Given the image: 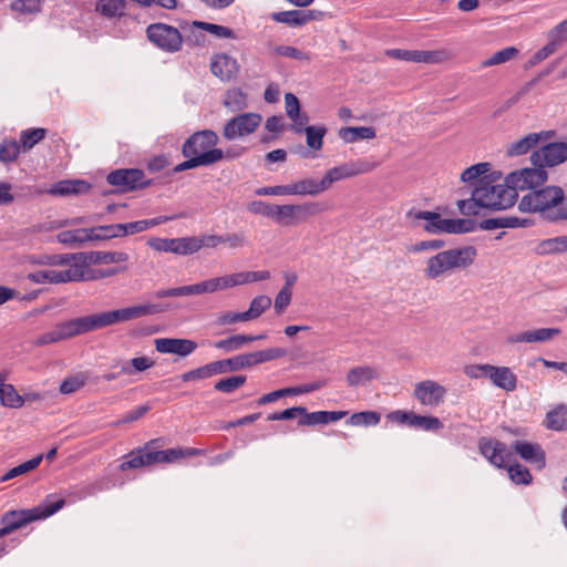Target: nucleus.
Returning <instances> with one entry per match:
<instances>
[{
	"label": "nucleus",
	"instance_id": "nucleus-1",
	"mask_svg": "<svg viewBox=\"0 0 567 567\" xmlns=\"http://www.w3.org/2000/svg\"><path fill=\"white\" fill-rule=\"evenodd\" d=\"M164 310L165 308L161 305L147 303L78 317L55 324L52 330L40 334L33 344L43 347L56 343L116 323L156 315Z\"/></svg>",
	"mask_w": 567,
	"mask_h": 567
},
{
	"label": "nucleus",
	"instance_id": "nucleus-2",
	"mask_svg": "<svg viewBox=\"0 0 567 567\" xmlns=\"http://www.w3.org/2000/svg\"><path fill=\"white\" fill-rule=\"evenodd\" d=\"M501 178L496 173L483 176L473 189L478 205L482 208L503 210L512 207L517 199V192L509 183L495 184Z\"/></svg>",
	"mask_w": 567,
	"mask_h": 567
},
{
	"label": "nucleus",
	"instance_id": "nucleus-3",
	"mask_svg": "<svg viewBox=\"0 0 567 567\" xmlns=\"http://www.w3.org/2000/svg\"><path fill=\"white\" fill-rule=\"evenodd\" d=\"M477 256V250L473 246H464L437 252L429 258L424 275L426 278L435 280L456 269H466L473 265Z\"/></svg>",
	"mask_w": 567,
	"mask_h": 567
},
{
	"label": "nucleus",
	"instance_id": "nucleus-4",
	"mask_svg": "<svg viewBox=\"0 0 567 567\" xmlns=\"http://www.w3.org/2000/svg\"><path fill=\"white\" fill-rule=\"evenodd\" d=\"M64 505L65 501L63 498H59L55 502L44 503L33 508L7 512L1 517V524L3 527L0 528V538L11 534L16 529H19L29 523L50 517L60 511Z\"/></svg>",
	"mask_w": 567,
	"mask_h": 567
},
{
	"label": "nucleus",
	"instance_id": "nucleus-5",
	"mask_svg": "<svg viewBox=\"0 0 567 567\" xmlns=\"http://www.w3.org/2000/svg\"><path fill=\"white\" fill-rule=\"evenodd\" d=\"M326 209L327 207L319 202L278 205L275 221L286 227L295 226L306 223L309 218L321 214Z\"/></svg>",
	"mask_w": 567,
	"mask_h": 567
},
{
	"label": "nucleus",
	"instance_id": "nucleus-6",
	"mask_svg": "<svg viewBox=\"0 0 567 567\" xmlns=\"http://www.w3.org/2000/svg\"><path fill=\"white\" fill-rule=\"evenodd\" d=\"M563 198V188L559 186H546L526 194L519 202L518 208L522 212H549L554 210Z\"/></svg>",
	"mask_w": 567,
	"mask_h": 567
},
{
	"label": "nucleus",
	"instance_id": "nucleus-7",
	"mask_svg": "<svg viewBox=\"0 0 567 567\" xmlns=\"http://www.w3.org/2000/svg\"><path fill=\"white\" fill-rule=\"evenodd\" d=\"M219 137L212 130H203L192 134L183 144V156H202L203 154H218L214 158V164L224 159V151L216 148Z\"/></svg>",
	"mask_w": 567,
	"mask_h": 567
},
{
	"label": "nucleus",
	"instance_id": "nucleus-8",
	"mask_svg": "<svg viewBox=\"0 0 567 567\" xmlns=\"http://www.w3.org/2000/svg\"><path fill=\"white\" fill-rule=\"evenodd\" d=\"M106 182L116 189L105 192V195L112 193L123 194L144 189L153 184V181L146 178L145 173L138 168L115 169L106 176Z\"/></svg>",
	"mask_w": 567,
	"mask_h": 567
},
{
	"label": "nucleus",
	"instance_id": "nucleus-9",
	"mask_svg": "<svg viewBox=\"0 0 567 567\" xmlns=\"http://www.w3.org/2000/svg\"><path fill=\"white\" fill-rule=\"evenodd\" d=\"M146 38L159 50L176 53L183 47V35L179 30L166 23L156 22L146 28Z\"/></svg>",
	"mask_w": 567,
	"mask_h": 567
},
{
	"label": "nucleus",
	"instance_id": "nucleus-10",
	"mask_svg": "<svg viewBox=\"0 0 567 567\" xmlns=\"http://www.w3.org/2000/svg\"><path fill=\"white\" fill-rule=\"evenodd\" d=\"M29 279L35 284H61L69 281L86 280V270L82 265L72 264L65 270L43 269L29 275Z\"/></svg>",
	"mask_w": 567,
	"mask_h": 567
},
{
	"label": "nucleus",
	"instance_id": "nucleus-11",
	"mask_svg": "<svg viewBox=\"0 0 567 567\" xmlns=\"http://www.w3.org/2000/svg\"><path fill=\"white\" fill-rule=\"evenodd\" d=\"M262 117L258 113H241L226 122L223 136L233 141L252 134L261 124Z\"/></svg>",
	"mask_w": 567,
	"mask_h": 567
},
{
	"label": "nucleus",
	"instance_id": "nucleus-12",
	"mask_svg": "<svg viewBox=\"0 0 567 567\" xmlns=\"http://www.w3.org/2000/svg\"><path fill=\"white\" fill-rule=\"evenodd\" d=\"M218 290H224L221 277L212 278L189 286L161 289L154 292V297L157 299L171 297L176 298L192 295L213 293Z\"/></svg>",
	"mask_w": 567,
	"mask_h": 567
},
{
	"label": "nucleus",
	"instance_id": "nucleus-13",
	"mask_svg": "<svg viewBox=\"0 0 567 567\" xmlns=\"http://www.w3.org/2000/svg\"><path fill=\"white\" fill-rule=\"evenodd\" d=\"M548 178V173L545 167L534 166L533 168H523L515 171L506 176V183H509L514 190L517 189H533L543 185Z\"/></svg>",
	"mask_w": 567,
	"mask_h": 567
},
{
	"label": "nucleus",
	"instance_id": "nucleus-14",
	"mask_svg": "<svg viewBox=\"0 0 567 567\" xmlns=\"http://www.w3.org/2000/svg\"><path fill=\"white\" fill-rule=\"evenodd\" d=\"M530 161L534 166L553 167L567 161V143L566 142H551L530 155Z\"/></svg>",
	"mask_w": 567,
	"mask_h": 567
},
{
	"label": "nucleus",
	"instance_id": "nucleus-15",
	"mask_svg": "<svg viewBox=\"0 0 567 567\" xmlns=\"http://www.w3.org/2000/svg\"><path fill=\"white\" fill-rule=\"evenodd\" d=\"M386 417L392 422L422 429L424 431H439L443 429V423L439 417L417 415L413 411L395 410L390 412Z\"/></svg>",
	"mask_w": 567,
	"mask_h": 567
},
{
	"label": "nucleus",
	"instance_id": "nucleus-16",
	"mask_svg": "<svg viewBox=\"0 0 567 567\" xmlns=\"http://www.w3.org/2000/svg\"><path fill=\"white\" fill-rule=\"evenodd\" d=\"M377 167V164L367 159H359L353 163L343 164L341 166L329 169L322 177L327 189L340 179L357 176L372 172Z\"/></svg>",
	"mask_w": 567,
	"mask_h": 567
},
{
	"label": "nucleus",
	"instance_id": "nucleus-17",
	"mask_svg": "<svg viewBox=\"0 0 567 567\" xmlns=\"http://www.w3.org/2000/svg\"><path fill=\"white\" fill-rule=\"evenodd\" d=\"M478 450L496 467L504 468L509 462L511 453L507 451L506 445L495 439L481 437L478 440Z\"/></svg>",
	"mask_w": 567,
	"mask_h": 567
},
{
	"label": "nucleus",
	"instance_id": "nucleus-18",
	"mask_svg": "<svg viewBox=\"0 0 567 567\" xmlns=\"http://www.w3.org/2000/svg\"><path fill=\"white\" fill-rule=\"evenodd\" d=\"M78 256L79 262L75 265H82L86 274L90 271V265L120 264L128 259V255L123 251H86L78 252ZM86 277L89 278L87 275Z\"/></svg>",
	"mask_w": 567,
	"mask_h": 567
},
{
	"label": "nucleus",
	"instance_id": "nucleus-19",
	"mask_svg": "<svg viewBox=\"0 0 567 567\" xmlns=\"http://www.w3.org/2000/svg\"><path fill=\"white\" fill-rule=\"evenodd\" d=\"M445 394V388L432 380L421 381L416 383L414 388V396L423 405H439Z\"/></svg>",
	"mask_w": 567,
	"mask_h": 567
},
{
	"label": "nucleus",
	"instance_id": "nucleus-20",
	"mask_svg": "<svg viewBox=\"0 0 567 567\" xmlns=\"http://www.w3.org/2000/svg\"><path fill=\"white\" fill-rule=\"evenodd\" d=\"M511 449L520 458L535 465L538 470L546 466V454L540 444L527 441H515Z\"/></svg>",
	"mask_w": 567,
	"mask_h": 567
},
{
	"label": "nucleus",
	"instance_id": "nucleus-21",
	"mask_svg": "<svg viewBox=\"0 0 567 567\" xmlns=\"http://www.w3.org/2000/svg\"><path fill=\"white\" fill-rule=\"evenodd\" d=\"M210 71L221 81H230L237 76L239 65L236 59L227 53H218L212 58Z\"/></svg>",
	"mask_w": 567,
	"mask_h": 567
},
{
	"label": "nucleus",
	"instance_id": "nucleus-22",
	"mask_svg": "<svg viewBox=\"0 0 567 567\" xmlns=\"http://www.w3.org/2000/svg\"><path fill=\"white\" fill-rule=\"evenodd\" d=\"M155 349L161 353L187 357L197 349V343L190 339L161 338L155 340Z\"/></svg>",
	"mask_w": 567,
	"mask_h": 567
},
{
	"label": "nucleus",
	"instance_id": "nucleus-23",
	"mask_svg": "<svg viewBox=\"0 0 567 567\" xmlns=\"http://www.w3.org/2000/svg\"><path fill=\"white\" fill-rule=\"evenodd\" d=\"M385 53L388 56L396 60L413 61L417 63H437L441 61V52L439 51L391 49Z\"/></svg>",
	"mask_w": 567,
	"mask_h": 567
},
{
	"label": "nucleus",
	"instance_id": "nucleus-24",
	"mask_svg": "<svg viewBox=\"0 0 567 567\" xmlns=\"http://www.w3.org/2000/svg\"><path fill=\"white\" fill-rule=\"evenodd\" d=\"M317 13L318 12L315 10L280 11L272 13L271 19L278 23H284L290 27H300L317 19Z\"/></svg>",
	"mask_w": 567,
	"mask_h": 567
},
{
	"label": "nucleus",
	"instance_id": "nucleus-25",
	"mask_svg": "<svg viewBox=\"0 0 567 567\" xmlns=\"http://www.w3.org/2000/svg\"><path fill=\"white\" fill-rule=\"evenodd\" d=\"M560 330L557 328H540L536 330L524 331L520 333L512 334L507 338L508 343H533L545 342L558 336Z\"/></svg>",
	"mask_w": 567,
	"mask_h": 567
},
{
	"label": "nucleus",
	"instance_id": "nucleus-26",
	"mask_svg": "<svg viewBox=\"0 0 567 567\" xmlns=\"http://www.w3.org/2000/svg\"><path fill=\"white\" fill-rule=\"evenodd\" d=\"M91 185L82 179H64L55 183L48 193L53 196L82 195L89 193Z\"/></svg>",
	"mask_w": 567,
	"mask_h": 567
},
{
	"label": "nucleus",
	"instance_id": "nucleus-27",
	"mask_svg": "<svg viewBox=\"0 0 567 567\" xmlns=\"http://www.w3.org/2000/svg\"><path fill=\"white\" fill-rule=\"evenodd\" d=\"M380 378L379 369L370 365H360L348 371L346 381L350 388L365 385Z\"/></svg>",
	"mask_w": 567,
	"mask_h": 567
},
{
	"label": "nucleus",
	"instance_id": "nucleus-28",
	"mask_svg": "<svg viewBox=\"0 0 567 567\" xmlns=\"http://www.w3.org/2000/svg\"><path fill=\"white\" fill-rule=\"evenodd\" d=\"M491 382L507 392H512L517 386V377L508 367L492 365L488 378Z\"/></svg>",
	"mask_w": 567,
	"mask_h": 567
},
{
	"label": "nucleus",
	"instance_id": "nucleus-29",
	"mask_svg": "<svg viewBox=\"0 0 567 567\" xmlns=\"http://www.w3.org/2000/svg\"><path fill=\"white\" fill-rule=\"evenodd\" d=\"M290 195L317 196L327 190L323 178L320 181L313 178H303L289 184Z\"/></svg>",
	"mask_w": 567,
	"mask_h": 567
},
{
	"label": "nucleus",
	"instance_id": "nucleus-30",
	"mask_svg": "<svg viewBox=\"0 0 567 567\" xmlns=\"http://www.w3.org/2000/svg\"><path fill=\"white\" fill-rule=\"evenodd\" d=\"M158 440H152L146 443L144 450H146V460L153 464L156 463H172L182 458V449H168L164 451L152 450Z\"/></svg>",
	"mask_w": 567,
	"mask_h": 567
},
{
	"label": "nucleus",
	"instance_id": "nucleus-31",
	"mask_svg": "<svg viewBox=\"0 0 567 567\" xmlns=\"http://www.w3.org/2000/svg\"><path fill=\"white\" fill-rule=\"evenodd\" d=\"M550 132L542 133H529L517 142L512 143L507 148L508 156H519L528 153L532 148L537 146L543 134H549Z\"/></svg>",
	"mask_w": 567,
	"mask_h": 567
},
{
	"label": "nucleus",
	"instance_id": "nucleus-32",
	"mask_svg": "<svg viewBox=\"0 0 567 567\" xmlns=\"http://www.w3.org/2000/svg\"><path fill=\"white\" fill-rule=\"evenodd\" d=\"M266 334L249 336V334H236L226 339L219 340L215 343V348L225 350L227 352L236 351L241 349L246 343L262 340Z\"/></svg>",
	"mask_w": 567,
	"mask_h": 567
},
{
	"label": "nucleus",
	"instance_id": "nucleus-33",
	"mask_svg": "<svg viewBox=\"0 0 567 567\" xmlns=\"http://www.w3.org/2000/svg\"><path fill=\"white\" fill-rule=\"evenodd\" d=\"M285 355H287V351L282 348H269L266 350L245 353V358L248 361L247 368H251L264 362L280 359L284 358Z\"/></svg>",
	"mask_w": 567,
	"mask_h": 567
},
{
	"label": "nucleus",
	"instance_id": "nucleus-34",
	"mask_svg": "<svg viewBox=\"0 0 567 567\" xmlns=\"http://www.w3.org/2000/svg\"><path fill=\"white\" fill-rule=\"evenodd\" d=\"M339 137L346 143L372 140L375 137V130L371 126L342 127L339 130Z\"/></svg>",
	"mask_w": 567,
	"mask_h": 567
},
{
	"label": "nucleus",
	"instance_id": "nucleus-35",
	"mask_svg": "<svg viewBox=\"0 0 567 567\" xmlns=\"http://www.w3.org/2000/svg\"><path fill=\"white\" fill-rule=\"evenodd\" d=\"M247 94L239 87L229 89L224 99V105L233 112H239L248 106Z\"/></svg>",
	"mask_w": 567,
	"mask_h": 567
},
{
	"label": "nucleus",
	"instance_id": "nucleus-36",
	"mask_svg": "<svg viewBox=\"0 0 567 567\" xmlns=\"http://www.w3.org/2000/svg\"><path fill=\"white\" fill-rule=\"evenodd\" d=\"M216 365V370L218 374L229 373V372H237L241 371L247 368V360L245 358V353L224 359L214 361Z\"/></svg>",
	"mask_w": 567,
	"mask_h": 567
},
{
	"label": "nucleus",
	"instance_id": "nucleus-37",
	"mask_svg": "<svg viewBox=\"0 0 567 567\" xmlns=\"http://www.w3.org/2000/svg\"><path fill=\"white\" fill-rule=\"evenodd\" d=\"M545 425L554 431H563L567 429V408L559 405L546 414Z\"/></svg>",
	"mask_w": 567,
	"mask_h": 567
},
{
	"label": "nucleus",
	"instance_id": "nucleus-38",
	"mask_svg": "<svg viewBox=\"0 0 567 567\" xmlns=\"http://www.w3.org/2000/svg\"><path fill=\"white\" fill-rule=\"evenodd\" d=\"M43 455H37L35 457L14 466L13 468L9 470L4 475L0 477V482H7L9 480L16 478L18 476L24 475L33 470H35L42 462Z\"/></svg>",
	"mask_w": 567,
	"mask_h": 567
},
{
	"label": "nucleus",
	"instance_id": "nucleus-39",
	"mask_svg": "<svg viewBox=\"0 0 567 567\" xmlns=\"http://www.w3.org/2000/svg\"><path fill=\"white\" fill-rule=\"evenodd\" d=\"M217 154H203L202 156H185L187 159L179 163L174 167L175 173L184 172L187 169H192L198 166H209L214 164V158Z\"/></svg>",
	"mask_w": 567,
	"mask_h": 567
},
{
	"label": "nucleus",
	"instance_id": "nucleus-40",
	"mask_svg": "<svg viewBox=\"0 0 567 567\" xmlns=\"http://www.w3.org/2000/svg\"><path fill=\"white\" fill-rule=\"evenodd\" d=\"M125 9V0H97L96 10L107 18L120 17Z\"/></svg>",
	"mask_w": 567,
	"mask_h": 567
},
{
	"label": "nucleus",
	"instance_id": "nucleus-41",
	"mask_svg": "<svg viewBox=\"0 0 567 567\" xmlns=\"http://www.w3.org/2000/svg\"><path fill=\"white\" fill-rule=\"evenodd\" d=\"M246 381L247 378L245 375H231L217 381L214 384V390L225 394H231L240 386H243Z\"/></svg>",
	"mask_w": 567,
	"mask_h": 567
},
{
	"label": "nucleus",
	"instance_id": "nucleus-42",
	"mask_svg": "<svg viewBox=\"0 0 567 567\" xmlns=\"http://www.w3.org/2000/svg\"><path fill=\"white\" fill-rule=\"evenodd\" d=\"M47 135L45 128L24 130L20 134V145L23 151H30L35 144L41 142Z\"/></svg>",
	"mask_w": 567,
	"mask_h": 567
},
{
	"label": "nucleus",
	"instance_id": "nucleus-43",
	"mask_svg": "<svg viewBox=\"0 0 567 567\" xmlns=\"http://www.w3.org/2000/svg\"><path fill=\"white\" fill-rule=\"evenodd\" d=\"M215 362L207 363L197 369L187 371L181 375L184 382H190L195 380H204L217 375Z\"/></svg>",
	"mask_w": 567,
	"mask_h": 567
},
{
	"label": "nucleus",
	"instance_id": "nucleus-44",
	"mask_svg": "<svg viewBox=\"0 0 567 567\" xmlns=\"http://www.w3.org/2000/svg\"><path fill=\"white\" fill-rule=\"evenodd\" d=\"M519 51L515 47H507L495 52L491 58L482 62L483 68L506 63L518 55Z\"/></svg>",
	"mask_w": 567,
	"mask_h": 567
},
{
	"label": "nucleus",
	"instance_id": "nucleus-45",
	"mask_svg": "<svg viewBox=\"0 0 567 567\" xmlns=\"http://www.w3.org/2000/svg\"><path fill=\"white\" fill-rule=\"evenodd\" d=\"M9 8L20 14H35L41 11L42 0H8Z\"/></svg>",
	"mask_w": 567,
	"mask_h": 567
},
{
	"label": "nucleus",
	"instance_id": "nucleus-46",
	"mask_svg": "<svg viewBox=\"0 0 567 567\" xmlns=\"http://www.w3.org/2000/svg\"><path fill=\"white\" fill-rule=\"evenodd\" d=\"M307 145L313 150L319 151L322 148L323 137L327 133L324 126H307L305 127Z\"/></svg>",
	"mask_w": 567,
	"mask_h": 567
},
{
	"label": "nucleus",
	"instance_id": "nucleus-47",
	"mask_svg": "<svg viewBox=\"0 0 567 567\" xmlns=\"http://www.w3.org/2000/svg\"><path fill=\"white\" fill-rule=\"evenodd\" d=\"M154 365V361L146 357L133 358L122 364L120 373L133 374L134 372H143Z\"/></svg>",
	"mask_w": 567,
	"mask_h": 567
},
{
	"label": "nucleus",
	"instance_id": "nucleus-48",
	"mask_svg": "<svg viewBox=\"0 0 567 567\" xmlns=\"http://www.w3.org/2000/svg\"><path fill=\"white\" fill-rule=\"evenodd\" d=\"M381 420L380 413L375 411H363V412H357L353 413L350 419L347 421L348 424L354 425V426H370V425H377Z\"/></svg>",
	"mask_w": 567,
	"mask_h": 567
},
{
	"label": "nucleus",
	"instance_id": "nucleus-49",
	"mask_svg": "<svg viewBox=\"0 0 567 567\" xmlns=\"http://www.w3.org/2000/svg\"><path fill=\"white\" fill-rule=\"evenodd\" d=\"M193 25L197 29H200V30L212 33V34L216 35L217 38H230V39L236 38L235 32L230 28H227L224 25L214 24V23L204 22V21H194Z\"/></svg>",
	"mask_w": 567,
	"mask_h": 567
},
{
	"label": "nucleus",
	"instance_id": "nucleus-50",
	"mask_svg": "<svg viewBox=\"0 0 567 567\" xmlns=\"http://www.w3.org/2000/svg\"><path fill=\"white\" fill-rule=\"evenodd\" d=\"M0 403L6 408L19 409L24 404V399L12 384L7 383Z\"/></svg>",
	"mask_w": 567,
	"mask_h": 567
},
{
	"label": "nucleus",
	"instance_id": "nucleus-51",
	"mask_svg": "<svg viewBox=\"0 0 567 567\" xmlns=\"http://www.w3.org/2000/svg\"><path fill=\"white\" fill-rule=\"evenodd\" d=\"M506 467H507L509 478L515 484L528 485L532 482L533 476L526 466L516 463L513 465H507Z\"/></svg>",
	"mask_w": 567,
	"mask_h": 567
},
{
	"label": "nucleus",
	"instance_id": "nucleus-52",
	"mask_svg": "<svg viewBox=\"0 0 567 567\" xmlns=\"http://www.w3.org/2000/svg\"><path fill=\"white\" fill-rule=\"evenodd\" d=\"M21 145L14 140H4L0 144V161L2 163L14 162L20 153Z\"/></svg>",
	"mask_w": 567,
	"mask_h": 567
},
{
	"label": "nucleus",
	"instance_id": "nucleus-53",
	"mask_svg": "<svg viewBox=\"0 0 567 567\" xmlns=\"http://www.w3.org/2000/svg\"><path fill=\"white\" fill-rule=\"evenodd\" d=\"M277 207H278V205L269 204L264 200H252L247 205V209L249 213L271 218L274 221H275Z\"/></svg>",
	"mask_w": 567,
	"mask_h": 567
},
{
	"label": "nucleus",
	"instance_id": "nucleus-54",
	"mask_svg": "<svg viewBox=\"0 0 567 567\" xmlns=\"http://www.w3.org/2000/svg\"><path fill=\"white\" fill-rule=\"evenodd\" d=\"M489 171V163H478L472 165L463 171L461 174V181L464 183H470L476 181L475 185L478 183V179L483 176H486V173Z\"/></svg>",
	"mask_w": 567,
	"mask_h": 567
},
{
	"label": "nucleus",
	"instance_id": "nucleus-55",
	"mask_svg": "<svg viewBox=\"0 0 567 567\" xmlns=\"http://www.w3.org/2000/svg\"><path fill=\"white\" fill-rule=\"evenodd\" d=\"M271 306V299L267 296H257L251 302L249 309L246 311L249 320L259 318Z\"/></svg>",
	"mask_w": 567,
	"mask_h": 567
},
{
	"label": "nucleus",
	"instance_id": "nucleus-56",
	"mask_svg": "<svg viewBox=\"0 0 567 567\" xmlns=\"http://www.w3.org/2000/svg\"><path fill=\"white\" fill-rule=\"evenodd\" d=\"M121 229V224L93 227V238L94 240H106L122 237Z\"/></svg>",
	"mask_w": 567,
	"mask_h": 567
},
{
	"label": "nucleus",
	"instance_id": "nucleus-57",
	"mask_svg": "<svg viewBox=\"0 0 567 567\" xmlns=\"http://www.w3.org/2000/svg\"><path fill=\"white\" fill-rule=\"evenodd\" d=\"M445 226L447 227V234H464L474 231L476 221L473 219H449Z\"/></svg>",
	"mask_w": 567,
	"mask_h": 567
},
{
	"label": "nucleus",
	"instance_id": "nucleus-58",
	"mask_svg": "<svg viewBox=\"0 0 567 567\" xmlns=\"http://www.w3.org/2000/svg\"><path fill=\"white\" fill-rule=\"evenodd\" d=\"M142 452V450H138L137 453L131 452L126 456L128 460L120 465L121 471L152 465V463L146 460V451L144 453Z\"/></svg>",
	"mask_w": 567,
	"mask_h": 567
},
{
	"label": "nucleus",
	"instance_id": "nucleus-59",
	"mask_svg": "<svg viewBox=\"0 0 567 567\" xmlns=\"http://www.w3.org/2000/svg\"><path fill=\"white\" fill-rule=\"evenodd\" d=\"M86 383V377L82 373L76 375L69 377L62 381L60 384V392L62 394H71L81 388H83Z\"/></svg>",
	"mask_w": 567,
	"mask_h": 567
},
{
	"label": "nucleus",
	"instance_id": "nucleus-60",
	"mask_svg": "<svg viewBox=\"0 0 567 567\" xmlns=\"http://www.w3.org/2000/svg\"><path fill=\"white\" fill-rule=\"evenodd\" d=\"M198 251L197 237L176 238V255L187 256Z\"/></svg>",
	"mask_w": 567,
	"mask_h": 567
},
{
	"label": "nucleus",
	"instance_id": "nucleus-61",
	"mask_svg": "<svg viewBox=\"0 0 567 567\" xmlns=\"http://www.w3.org/2000/svg\"><path fill=\"white\" fill-rule=\"evenodd\" d=\"M303 413L298 420V425L300 426H316V425H324L323 424V413L322 411L308 412V410L302 406Z\"/></svg>",
	"mask_w": 567,
	"mask_h": 567
},
{
	"label": "nucleus",
	"instance_id": "nucleus-62",
	"mask_svg": "<svg viewBox=\"0 0 567 567\" xmlns=\"http://www.w3.org/2000/svg\"><path fill=\"white\" fill-rule=\"evenodd\" d=\"M147 244L156 251L176 254V238H151Z\"/></svg>",
	"mask_w": 567,
	"mask_h": 567
},
{
	"label": "nucleus",
	"instance_id": "nucleus-63",
	"mask_svg": "<svg viewBox=\"0 0 567 567\" xmlns=\"http://www.w3.org/2000/svg\"><path fill=\"white\" fill-rule=\"evenodd\" d=\"M276 53L281 56H287L296 60L309 62L311 60L309 53H305L299 49L291 45H278L275 49Z\"/></svg>",
	"mask_w": 567,
	"mask_h": 567
},
{
	"label": "nucleus",
	"instance_id": "nucleus-64",
	"mask_svg": "<svg viewBox=\"0 0 567 567\" xmlns=\"http://www.w3.org/2000/svg\"><path fill=\"white\" fill-rule=\"evenodd\" d=\"M548 40H553L558 45L567 41V19L558 23L548 32Z\"/></svg>",
	"mask_w": 567,
	"mask_h": 567
}]
</instances>
